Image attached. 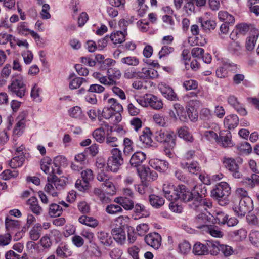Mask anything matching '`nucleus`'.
<instances>
[{
    "instance_id": "60",
    "label": "nucleus",
    "mask_w": 259,
    "mask_h": 259,
    "mask_svg": "<svg viewBox=\"0 0 259 259\" xmlns=\"http://www.w3.org/2000/svg\"><path fill=\"white\" fill-rule=\"evenodd\" d=\"M183 87L186 90H195L198 87V82L193 79H188L184 81Z\"/></svg>"
},
{
    "instance_id": "1",
    "label": "nucleus",
    "mask_w": 259,
    "mask_h": 259,
    "mask_svg": "<svg viewBox=\"0 0 259 259\" xmlns=\"http://www.w3.org/2000/svg\"><path fill=\"white\" fill-rule=\"evenodd\" d=\"M231 193V189L228 184L221 182L218 184L215 188L211 191V196L218 200L221 205L228 203V197Z\"/></svg>"
},
{
    "instance_id": "61",
    "label": "nucleus",
    "mask_w": 259,
    "mask_h": 259,
    "mask_svg": "<svg viewBox=\"0 0 259 259\" xmlns=\"http://www.w3.org/2000/svg\"><path fill=\"white\" fill-rule=\"evenodd\" d=\"M228 64H224L222 66L219 67L216 70V76L220 78L226 77L228 74Z\"/></svg>"
},
{
    "instance_id": "58",
    "label": "nucleus",
    "mask_w": 259,
    "mask_h": 259,
    "mask_svg": "<svg viewBox=\"0 0 259 259\" xmlns=\"http://www.w3.org/2000/svg\"><path fill=\"white\" fill-rule=\"evenodd\" d=\"M238 150L243 153H250L252 151L250 144L247 142H243L237 146Z\"/></svg>"
},
{
    "instance_id": "31",
    "label": "nucleus",
    "mask_w": 259,
    "mask_h": 259,
    "mask_svg": "<svg viewBox=\"0 0 259 259\" xmlns=\"http://www.w3.org/2000/svg\"><path fill=\"white\" fill-rule=\"evenodd\" d=\"M48 182H53L56 189L61 190L66 185V181L63 178H58L56 176L50 175L47 178Z\"/></svg>"
},
{
    "instance_id": "13",
    "label": "nucleus",
    "mask_w": 259,
    "mask_h": 259,
    "mask_svg": "<svg viewBox=\"0 0 259 259\" xmlns=\"http://www.w3.org/2000/svg\"><path fill=\"white\" fill-rule=\"evenodd\" d=\"M138 172L142 182L149 183L155 180L158 177L157 172L148 167H143L140 170L139 169Z\"/></svg>"
},
{
    "instance_id": "8",
    "label": "nucleus",
    "mask_w": 259,
    "mask_h": 259,
    "mask_svg": "<svg viewBox=\"0 0 259 259\" xmlns=\"http://www.w3.org/2000/svg\"><path fill=\"white\" fill-rule=\"evenodd\" d=\"M222 162L224 167L229 170L234 178L240 179L242 177V175L239 171V165L234 158L225 156Z\"/></svg>"
},
{
    "instance_id": "41",
    "label": "nucleus",
    "mask_w": 259,
    "mask_h": 259,
    "mask_svg": "<svg viewBox=\"0 0 259 259\" xmlns=\"http://www.w3.org/2000/svg\"><path fill=\"white\" fill-rule=\"evenodd\" d=\"M18 171L16 169H6L1 174L0 176L4 180H9L11 179L16 178L18 176Z\"/></svg>"
},
{
    "instance_id": "40",
    "label": "nucleus",
    "mask_w": 259,
    "mask_h": 259,
    "mask_svg": "<svg viewBox=\"0 0 259 259\" xmlns=\"http://www.w3.org/2000/svg\"><path fill=\"white\" fill-rule=\"evenodd\" d=\"M218 17L221 21L225 22L226 24H233L235 22L234 16L226 11L219 12Z\"/></svg>"
},
{
    "instance_id": "47",
    "label": "nucleus",
    "mask_w": 259,
    "mask_h": 259,
    "mask_svg": "<svg viewBox=\"0 0 259 259\" xmlns=\"http://www.w3.org/2000/svg\"><path fill=\"white\" fill-rule=\"evenodd\" d=\"M94 194L102 203H108L110 199L100 188H96L94 190Z\"/></svg>"
},
{
    "instance_id": "11",
    "label": "nucleus",
    "mask_w": 259,
    "mask_h": 259,
    "mask_svg": "<svg viewBox=\"0 0 259 259\" xmlns=\"http://www.w3.org/2000/svg\"><path fill=\"white\" fill-rule=\"evenodd\" d=\"M146 243L155 250L159 248L161 245V236L155 232L150 233L144 237Z\"/></svg>"
},
{
    "instance_id": "39",
    "label": "nucleus",
    "mask_w": 259,
    "mask_h": 259,
    "mask_svg": "<svg viewBox=\"0 0 259 259\" xmlns=\"http://www.w3.org/2000/svg\"><path fill=\"white\" fill-rule=\"evenodd\" d=\"M149 200L150 204L156 208L160 207L164 204V200L162 198L155 195H150Z\"/></svg>"
},
{
    "instance_id": "37",
    "label": "nucleus",
    "mask_w": 259,
    "mask_h": 259,
    "mask_svg": "<svg viewBox=\"0 0 259 259\" xmlns=\"http://www.w3.org/2000/svg\"><path fill=\"white\" fill-rule=\"evenodd\" d=\"M178 134L180 138H183L187 141L192 142L194 138L189 131L188 127L183 126L178 130Z\"/></svg>"
},
{
    "instance_id": "38",
    "label": "nucleus",
    "mask_w": 259,
    "mask_h": 259,
    "mask_svg": "<svg viewBox=\"0 0 259 259\" xmlns=\"http://www.w3.org/2000/svg\"><path fill=\"white\" fill-rule=\"evenodd\" d=\"M56 254L58 256L64 258L70 256L72 252L67 245L61 244L56 249Z\"/></svg>"
},
{
    "instance_id": "54",
    "label": "nucleus",
    "mask_w": 259,
    "mask_h": 259,
    "mask_svg": "<svg viewBox=\"0 0 259 259\" xmlns=\"http://www.w3.org/2000/svg\"><path fill=\"white\" fill-rule=\"evenodd\" d=\"M51 161L52 160L49 157H45L41 160V169L46 174L50 173V167L51 164Z\"/></svg>"
},
{
    "instance_id": "35",
    "label": "nucleus",
    "mask_w": 259,
    "mask_h": 259,
    "mask_svg": "<svg viewBox=\"0 0 259 259\" xmlns=\"http://www.w3.org/2000/svg\"><path fill=\"white\" fill-rule=\"evenodd\" d=\"M193 253L195 255H204L208 254L206 243L205 244H203L199 242L196 243L193 246Z\"/></svg>"
},
{
    "instance_id": "49",
    "label": "nucleus",
    "mask_w": 259,
    "mask_h": 259,
    "mask_svg": "<svg viewBox=\"0 0 259 259\" xmlns=\"http://www.w3.org/2000/svg\"><path fill=\"white\" fill-rule=\"evenodd\" d=\"M121 75L120 70L117 68H110L107 70V76L113 80L119 79Z\"/></svg>"
},
{
    "instance_id": "29",
    "label": "nucleus",
    "mask_w": 259,
    "mask_h": 259,
    "mask_svg": "<svg viewBox=\"0 0 259 259\" xmlns=\"http://www.w3.org/2000/svg\"><path fill=\"white\" fill-rule=\"evenodd\" d=\"M208 254L217 255L220 252L221 244L218 241L208 240L206 242Z\"/></svg>"
},
{
    "instance_id": "25",
    "label": "nucleus",
    "mask_w": 259,
    "mask_h": 259,
    "mask_svg": "<svg viewBox=\"0 0 259 259\" xmlns=\"http://www.w3.org/2000/svg\"><path fill=\"white\" fill-rule=\"evenodd\" d=\"M239 123L238 117L235 114H230L227 116L224 120V124L229 130L235 128Z\"/></svg>"
},
{
    "instance_id": "32",
    "label": "nucleus",
    "mask_w": 259,
    "mask_h": 259,
    "mask_svg": "<svg viewBox=\"0 0 259 259\" xmlns=\"http://www.w3.org/2000/svg\"><path fill=\"white\" fill-rule=\"evenodd\" d=\"M120 63L125 66L136 67L140 63L138 58L135 56H128L122 57L120 59Z\"/></svg>"
},
{
    "instance_id": "62",
    "label": "nucleus",
    "mask_w": 259,
    "mask_h": 259,
    "mask_svg": "<svg viewBox=\"0 0 259 259\" xmlns=\"http://www.w3.org/2000/svg\"><path fill=\"white\" fill-rule=\"evenodd\" d=\"M211 111L207 108L202 109L200 112V118L203 120H209L212 117Z\"/></svg>"
},
{
    "instance_id": "3",
    "label": "nucleus",
    "mask_w": 259,
    "mask_h": 259,
    "mask_svg": "<svg viewBox=\"0 0 259 259\" xmlns=\"http://www.w3.org/2000/svg\"><path fill=\"white\" fill-rule=\"evenodd\" d=\"M196 220L198 223H203L202 225L197 227L200 229H203L212 237L215 238H222L223 237L224 235V232L218 226L214 225H205L207 222L206 215L205 214L203 213H200L197 215Z\"/></svg>"
},
{
    "instance_id": "30",
    "label": "nucleus",
    "mask_w": 259,
    "mask_h": 259,
    "mask_svg": "<svg viewBox=\"0 0 259 259\" xmlns=\"http://www.w3.org/2000/svg\"><path fill=\"white\" fill-rule=\"evenodd\" d=\"M100 243L106 246H109L112 243V239L108 233L105 231H99L97 234Z\"/></svg>"
},
{
    "instance_id": "27",
    "label": "nucleus",
    "mask_w": 259,
    "mask_h": 259,
    "mask_svg": "<svg viewBox=\"0 0 259 259\" xmlns=\"http://www.w3.org/2000/svg\"><path fill=\"white\" fill-rule=\"evenodd\" d=\"M146 158V155L144 152H136L132 155L130 159V163L132 166L137 167L142 163Z\"/></svg>"
},
{
    "instance_id": "22",
    "label": "nucleus",
    "mask_w": 259,
    "mask_h": 259,
    "mask_svg": "<svg viewBox=\"0 0 259 259\" xmlns=\"http://www.w3.org/2000/svg\"><path fill=\"white\" fill-rule=\"evenodd\" d=\"M258 32L257 31H254L250 33L246 38L245 48L247 51H251L254 49L258 39Z\"/></svg>"
},
{
    "instance_id": "6",
    "label": "nucleus",
    "mask_w": 259,
    "mask_h": 259,
    "mask_svg": "<svg viewBox=\"0 0 259 259\" xmlns=\"http://www.w3.org/2000/svg\"><path fill=\"white\" fill-rule=\"evenodd\" d=\"M176 136L174 132L161 129L155 133V139L159 142L167 144L171 148L176 146Z\"/></svg>"
},
{
    "instance_id": "10",
    "label": "nucleus",
    "mask_w": 259,
    "mask_h": 259,
    "mask_svg": "<svg viewBox=\"0 0 259 259\" xmlns=\"http://www.w3.org/2000/svg\"><path fill=\"white\" fill-rule=\"evenodd\" d=\"M193 201L191 205V207L198 211L203 212L207 210V208L212 206V202L210 200L205 198L193 197Z\"/></svg>"
},
{
    "instance_id": "52",
    "label": "nucleus",
    "mask_w": 259,
    "mask_h": 259,
    "mask_svg": "<svg viewBox=\"0 0 259 259\" xmlns=\"http://www.w3.org/2000/svg\"><path fill=\"white\" fill-rule=\"evenodd\" d=\"M106 211L110 214H116L122 212L123 209L120 205L111 204L106 206Z\"/></svg>"
},
{
    "instance_id": "18",
    "label": "nucleus",
    "mask_w": 259,
    "mask_h": 259,
    "mask_svg": "<svg viewBox=\"0 0 259 259\" xmlns=\"http://www.w3.org/2000/svg\"><path fill=\"white\" fill-rule=\"evenodd\" d=\"M139 141L141 146L148 147L151 146L152 142L151 133L149 128H145L142 132V134L139 136Z\"/></svg>"
},
{
    "instance_id": "43",
    "label": "nucleus",
    "mask_w": 259,
    "mask_h": 259,
    "mask_svg": "<svg viewBox=\"0 0 259 259\" xmlns=\"http://www.w3.org/2000/svg\"><path fill=\"white\" fill-rule=\"evenodd\" d=\"M24 160L25 159L23 156H15L10 161V166L12 169H16L23 165Z\"/></svg>"
},
{
    "instance_id": "50",
    "label": "nucleus",
    "mask_w": 259,
    "mask_h": 259,
    "mask_svg": "<svg viewBox=\"0 0 259 259\" xmlns=\"http://www.w3.org/2000/svg\"><path fill=\"white\" fill-rule=\"evenodd\" d=\"M140 71H137L134 68H128L123 73V76L125 79H131L134 78H139Z\"/></svg>"
},
{
    "instance_id": "16",
    "label": "nucleus",
    "mask_w": 259,
    "mask_h": 259,
    "mask_svg": "<svg viewBox=\"0 0 259 259\" xmlns=\"http://www.w3.org/2000/svg\"><path fill=\"white\" fill-rule=\"evenodd\" d=\"M178 199H181L184 202H189L193 200V194L187 187L180 185L178 186Z\"/></svg>"
},
{
    "instance_id": "24",
    "label": "nucleus",
    "mask_w": 259,
    "mask_h": 259,
    "mask_svg": "<svg viewBox=\"0 0 259 259\" xmlns=\"http://www.w3.org/2000/svg\"><path fill=\"white\" fill-rule=\"evenodd\" d=\"M27 204L29 206L30 210L37 215H40L43 211L42 208L35 197H31L29 198L27 201Z\"/></svg>"
},
{
    "instance_id": "21",
    "label": "nucleus",
    "mask_w": 259,
    "mask_h": 259,
    "mask_svg": "<svg viewBox=\"0 0 259 259\" xmlns=\"http://www.w3.org/2000/svg\"><path fill=\"white\" fill-rule=\"evenodd\" d=\"M181 166L182 168L187 169L189 173L192 174L197 175L201 171V167L197 161L181 163Z\"/></svg>"
},
{
    "instance_id": "20",
    "label": "nucleus",
    "mask_w": 259,
    "mask_h": 259,
    "mask_svg": "<svg viewBox=\"0 0 259 259\" xmlns=\"http://www.w3.org/2000/svg\"><path fill=\"white\" fill-rule=\"evenodd\" d=\"M158 72L152 68H143L140 71L139 78L155 79L158 76Z\"/></svg>"
},
{
    "instance_id": "56",
    "label": "nucleus",
    "mask_w": 259,
    "mask_h": 259,
    "mask_svg": "<svg viewBox=\"0 0 259 259\" xmlns=\"http://www.w3.org/2000/svg\"><path fill=\"white\" fill-rule=\"evenodd\" d=\"M25 126L24 118L19 120L16 124L13 133L16 135H21Z\"/></svg>"
},
{
    "instance_id": "59",
    "label": "nucleus",
    "mask_w": 259,
    "mask_h": 259,
    "mask_svg": "<svg viewBox=\"0 0 259 259\" xmlns=\"http://www.w3.org/2000/svg\"><path fill=\"white\" fill-rule=\"evenodd\" d=\"M236 35L241 34L245 35L249 30V26L245 23H240L237 24L236 27Z\"/></svg>"
},
{
    "instance_id": "9",
    "label": "nucleus",
    "mask_w": 259,
    "mask_h": 259,
    "mask_svg": "<svg viewBox=\"0 0 259 259\" xmlns=\"http://www.w3.org/2000/svg\"><path fill=\"white\" fill-rule=\"evenodd\" d=\"M174 109L170 110L169 112V116L175 120L179 119L182 122H186L188 121L187 116V110L186 111L184 107L179 103H175L173 105Z\"/></svg>"
},
{
    "instance_id": "48",
    "label": "nucleus",
    "mask_w": 259,
    "mask_h": 259,
    "mask_svg": "<svg viewBox=\"0 0 259 259\" xmlns=\"http://www.w3.org/2000/svg\"><path fill=\"white\" fill-rule=\"evenodd\" d=\"M11 72V66L9 64H6L3 68L1 75H0V82L2 84L5 83L6 79L9 77Z\"/></svg>"
},
{
    "instance_id": "64",
    "label": "nucleus",
    "mask_w": 259,
    "mask_h": 259,
    "mask_svg": "<svg viewBox=\"0 0 259 259\" xmlns=\"http://www.w3.org/2000/svg\"><path fill=\"white\" fill-rule=\"evenodd\" d=\"M81 175L82 179L89 183L94 179L93 171L90 169H87L83 170L81 173Z\"/></svg>"
},
{
    "instance_id": "45",
    "label": "nucleus",
    "mask_w": 259,
    "mask_h": 259,
    "mask_svg": "<svg viewBox=\"0 0 259 259\" xmlns=\"http://www.w3.org/2000/svg\"><path fill=\"white\" fill-rule=\"evenodd\" d=\"M62 212V208L60 205L53 203L50 205L49 214L51 217L59 216Z\"/></svg>"
},
{
    "instance_id": "42",
    "label": "nucleus",
    "mask_w": 259,
    "mask_h": 259,
    "mask_svg": "<svg viewBox=\"0 0 259 259\" xmlns=\"http://www.w3.org/2000/svg\"><path fill=\"white\" fill-rule=\"evenodd\" d=\"M108 107L112 109L113 112L122 111L123 107L121 104L118 102L116 99L111 98L108 100Z\"/></svg>"
},
{
    "instance_id": "55",
    "label": "nucleus",
    "mask_w": 259,
    "mask_h": 259,
    "mask_svg": "<svg viewBox=\"0 0 259 259\" xmlns=\"http://www.w3.org/2000/svg\"><path fill=\"white\" fill-rule=\"evenodd\" d=\"M133 142L128 138H125L123 141L124 146L123 152L125 155L130 154L134 150L133 146Z\"/></svg>"
},
{
    "instance_id": "23",
    "label": "nucleus",
    "mask_w": 259,
    "mask_h": 259,
    "mask_svg": "<svg viewBox=\"0 0 259 259\" xmlns=\"http://www.w3.org/2000/svg\"><path fill=\"white\" fill-rule=\"evenodd\" d=\"M114 201L122 206L126 210H131L134 208V203L131 198L119 197L116 198Z\"/></svg>"
},
{
    "instance_id": "33",
    "label": "nucleus",
    "mask_w": 259,
    "mask_h": 259,
    "mask_svg": "<svg viewBox=\"0 0 259 259\" xmlns=\"http://www.w3.org/2000/svg\"><path fill=\"white\" fill-rule=\"evenodd\" d=\"M126 31H118L115 33H112L110 38L114 44H121L125 41V36L126 35Z\"/></svg>"
},
{
    "instance_id": "5",
    "label": "nucleus",
    "mask_w": 259,
    "mask_h": 259,
    "mask_svg": "<svg viewBox=\"0 0 259 259\" xmlns=\"http://www.w3.org/2000/svg\"><path fill=\"white\" fill-rule=\"evenodd\" d=\"M8 88L12 94H15L20 98L24 96L26 93V84L22 77L19 76L14 78Z\"/></svg>"
},
{
    "instance_id": "44",
    "label": "nucleus",
    "mask_w": 259,
    "mask_h": 259,
    "mask_svg": "<svg viewBox=\"0 0 259 259\" xmlns=\"http://www.w3.org/2000/svg\"><path fill=\"white\" fill-rule=\"evenodd\" d=\"M87 81V79L80 77H75L71 79L69 83V87L71 90L77 89L83 83Z\"/></svg>"
},
{
    "instance_id": "46",
    "label": "nucleus",
    "mask_w": 259,
    "mask_h": 259,
    "mask_svg": "<svg viewBox=\"0 0 259 259\" xmlns=\"http://www.w3.org/2000/svg\"><path fill=\"white\" fill-rule=\"evenodd\" d=\"M207 190L202 185L195 186L193 190V197L203 198L205 196Z\"/></svg>"
},
{
    "instance_id": "26",
    "label": "nucleus",
    "mask_w": 259,
    "mask_h": 259,
    "mask_svg": "<svg viewBox=\"0 0 259 259\" xmlns=\"http://www.w3.org/2000/svg\"><path fill=\"white\" fill-rule=\"evenodd\" d=\"M134 212L138 218L147 217L150 215V212L146 207L141 203H137L134 206Z\"/></svg>"
},
{
    "instance_id": "51",
    "label": "nucleus",
    "mask_w": 259,
    "mask_h": 259,
    "mask_svg": "<svg viewBox=\"0 0 259 259\" xmlns=\"http://www.w3.org/2000/svg\"><path fill=\"white\" fill-rule=\"evenodd\" d=\"M228 49L232 53L239 55L241 53L242 47L238 41H232L230 42Z\"/></svg>"
},
{
    "instance_id": "34",
    "label": "nucleus",
    "mask_w": 259,
    "mask_h": 259,
    "mask_svg": "<svg viewBox=\"0 0 259 259\" xmlns=\"http://www.w3.org/2000/svg\"><path fill=\"white\" fill-rule=\"evenodd\" d=\"M78 221L82 224L92 228H95L99 225V222L97 219L87 215L80 217Z\"/></svg>"
},
{
    "instance_id": "12",
    "label": "nucleus",
    "mask_w": 259,
    "mask_h": 259,
    "mask_svg": "<svg viewBox=\"0 0 259 259\" xmlns=\"http://www.w3.org/2000/svg\"><path fill=\"white\" fill-rule=\"evenodd\" d=\"M158 88L163 96L167 99L170 101L178 100L177 95L174 90L166 83L161 82L158 85Z\"/></svg>"
},
{
    "instance_id": "53",
    "label": "nucleus",
    "mask_w": 259,
    "mask_h": 259,
    "mask_svg": "<svg viewBox=\"0 0 259 259\" xmlns=\"http://www.w3.org/2000/svg\"><path fill=\"white\" fill-rule=\"evenodd\" d=\"M190 244L187 241H184L180 243L178 246L179 252L182 254H187L191 250Z\"/></svg>"
},
{
    "instance_id": "28",
    "label": "nucleus",
    "mask_w": 259,
    "mask_h": 259,
    "mask_svg": "<svg viewBox=\"0 0 259 259\" xmlns=\"http://www.w3.org/2000/svg\"><path fill=\"white\" fill-rule=\"evenodd\" d=\"M101 126L95 130L92 134L93 137L94 139L99 143H102L105 140V133L103 128L104 125L105 127H109V125L107 123L103 122L101 124Z\"/></svg>"
},
{
    "instance_id": "14",
    "label": "nucleus",
    "mask_w": 259,
    "mask_h": 259,
    "mask_svg": "<svg viewBox=\"0 0 259 259\" xmlns=\"http://www.w3.org/2000/svg\"><path fill=\"white\" fill-rule=\"evenodd\" d=\"M231 138V134L229 131L221 132L217 140V143L224 148L231 147L233 146Z\"/></svg>"
},
{
    "instance_id": "15",
    "label": "nucleus",
    "mask_w": 259,
    "mask_h": 259,
    "mask_svg": "<svg viewBox=\"0 0 259 259\" xmlns=\"http://www.w3.org/2000/svg\"><path fill=\"white\" fill-rule=\"evenodd\" d=\"M111 234L114 240L118 244L122 245L126 240V233L121 226H118L111 230Z\"/></svg>"
},
{
    "instance_id": "19",
    "label": "nucleus",
    "mask_w": 259,
    "mask_h": 259,
    "mask_svg": "<svg viewBox=\"0 0 259 259\" xmlns=\"http://www.w3.org/2000/svg\"><path fill=\"white\" fill-rule=\"evenodd\" d=\"M151 166L160 172H165L169 167L168 163L165 161L160 159H154L150 161Z\"/></svg>"
},
{
    "instance_id": "4",
    "label": "nucleus",
    "mask_w": 259,
    "mask_h": 259,
    "mask_svg": "<svg viewBox=\"0 0 259 259\" xmlns=\"http://www.w3.org/2000/svg\"><path fill=\"white\" fill-rule=\"evenodd\" d=\"M112 156L108 158L107 166L112 172H116L123 163L121 151L117 148H113L111 150Z\"/></svg>"
},
{
    "instance_id": "36",
    "label": "nucleus",
    "mask_w": 259,
    "mask_h": 259,
    "mask_svg": "<svg viewBox=\"0 0 259 259\" xmlns=\"http://www.w3.org/2000/svg\"><path fill=\"white\" fill-rule=\"evenodd\" d=\"M230 234L236 241H242L246 238L247 232L244 228H241L231 232Z\"/></svg>"
},
{
    "instance_id": "7",
    "label": "nucleus",
    "mask_w": 259,
    "mask_h": 259,
    "mask_svg": "<svg viewBox=\"0 0 259 259\" xmlns=\"http://www.w3.org/2000/svg\"><path fill=\"white\" fill-rule=\"evenodd\" d=\"M253 204L250 197L241 198L238 204H235L233 210L238 216H244L252 210Z\"/></svg>"
},
{
    "instance_id": "17",
    "label": "nucleus",
    "mask_w": 259,
    "mask_h": 259,
    "mask_svg": "<svg viewBox=\"0 0 259 259\" xmlns=\"http://www.w3.org/2000/svg\"><path fill=\"white\" fill-rule=\"evenodd\" d=\"M228 103L241 115L245 116L247 115V112L246 109L238 102L237 98L235 96H230L228 98Z\"/></svg>"
},
{
    "instance_id": "2",
    "label": "nucleus",
    "mask_w": 259,
    "mask_h": 259,
    "mask_svg": "<svg viewBox=\"0 0 259 259\" xmlns=\"http://www.w3.org/2000/svg\"><path fill=\"white\" fill-rule=\"evenodd\" d=\"M134 98L135 101L143 107L150 106L154 109L159 110L163 107L162 101L152 94H146L143 96L135 95Z\"/></svg>"
},
{
    "instance_id": "57",
    "label": "nucleus",
    "mask_w": 259,
    "mask_h": 259,
    "mask_svg": "<svg viewBox=\"0 0 259 259\" xmlns=\"http://www.w3.org/2000/svg\"><path fill=\"white\" fill-rule=\"evenodd\" d=\"M218 135L213 131L209 130L204 132L202 135V138L206 139L210 142L215 141L217 142L218 139Z\"/></svg>"
},
{
    "instance_id": "63",
    "label": "nucleus",
    "mask_w": 259,
    "mask_h": 259,
    "mask_svg": "<svg viewBox=\"0 0 259 259\" xmlns=\"http://www.w3.org/2000/svg\"><path fill=\"white\" fill-rule=\"evenodd\" d=\"M75 187L80 191H85L89 187V183L82 180L77 179L75 183Z\"/></svg>"
}]
</instances>
